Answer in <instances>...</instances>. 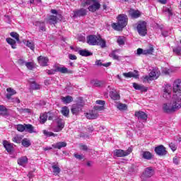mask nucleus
Wrapping results in <instances>:
<instances>
[{"label": "nucleus", "instance_id": "obj_1", "mask_svg": "<svg viewBox=\"0 0 181 181\" xmlns=\"http://www.w3.org/2000/svg\"><path fill=\"white\" fill-rule=\"evenodd\" d=\"M181 108V103L177 99H173L170 102L165 103L163 105V111L165 114H173L179 111Z\"/></svg>", "mask_w": 181, "mask_h": 181}, {"label": "nucleus", "instance_id": "obj_2", "mask_svg": "<svg viewBox=\"0 0 181 181\" xmlns=\"http://www.w3.org/2000/svg\"><path fill=\"white\" fill-rule=\"evenodd\" d=\"M86 42L88 45H90V46H100V47H105L106 46V42L105 40H103L101 38L100 36H97V35H88L86 37Z\"/></svg>", "mask_w": 181, "mask_h": 181}, {"label": "nucleus", "instance_id": "obj_3", "mask_svg": "<svg viewBox=\"0 0 181 181\" xmlns=\"http://www.w3.org/2000/svg\"><path fill=\"white\" fill-rule=\"evenodd\" d=\"M128 25V16L127 15L120 14L117 17V23L112 24V28L115 30H122Z\"/></svg>", "mask_w": 181, "mask_h": 181}, {"label": "nucleus", "instance_id": "obj_4", "mask_svg": "<svg viewBox=\"0 0 181 181\" xmlns=\"http://www.w3.org/2000/svg\"><path fill=\"white\" fill-rule=\"evenodd\" d=\"M90 12H96L100 8H101V4L98 0H84L82 1V6H87Z\"/></svg>", "mask_w": 181, "mask_h": 181}, {"label": "nucleus", "instance_id": "obj_5", "mask_svg": "<svg viewBox=\"0 0 181 181\" xmlns=\"http://www.w3.org/2000/svg\"><path fill=\"white\" fill-rule=\"evenodd\" d=\"M173 93L174 97H177V100L181 101V81L175 80L173 84Z\"/></svg>", "mask_w": 181, "mask_h": 181}, {"label": "nucleus", "instance_id": "obj_6", "mask_svg": "<svg viewBox=\"0 0 181 181\" xmlns=\"http://www.w3.org/2000/svg\"><path fill=\"white\" fill-rule=\"evenodd\" d=\"M51 13L55 16H49L47 18V23H49V25H56V23H57V21H62V16L57 13V10L52 9Z\"/></svg>", "mask_w": 181, "mask_h": 181}, {"label": "nucleus", "instance_id": "obj_7", "mask_svg": "<svg viewBox=\"0 0 181 181\" xmlns=\"http://www.w3.org/2000/svg\"><path fill=\"white\" fill-rule=\"evenodd\" d=\"M136 29L139 35L140 36H146L148 33V29L146 28V22L145 21H139L136 24Z\"/></svg>", "mask_w": 181, "mask_h": 181}, {"label": "nucleus", "instance_id": "obj_8", "mask_svg": "<svg viewBox=\"0 0 181 181\" xmlns=\"http://www.w3.org/2000/svg\"><path fill=\"white\" fill-rule=\"evenodd\" d=\"M159 71L157 70H152L150 74L147 76H143V81L144 83H149V81H152L153 80H156L158 77L160 76Z\"/></svg>", "mask_w": 181, "mask_h": 181}, {"label": "nucleus", "instance_id": "obj_9", "mask_svg": "<svg viewBox=\"0 0 181 181\" xmlns=\"http://www.w3.org/2000/svg\"><path fill=\"white\" fill-rule=\"evenodd\" d=\"M132 152V148H129L127 150L124 151L122 149H116L114 152V156H117V158H124L125 156H128Z\"/></svg>", "mask_w": 181, "mask_h": 181}, {"label": "nucleus", "instance_id": "obj_10", "mask_svg": "<svg viewBox=\"0 0 181 181\" xmlns=\"http://www.w3.org/2000/svg\"><path fill=\"white\" fill-rule=\"evenodd\" d=\"M172 90H173V88L172 86L169 84H166L163 86V98H166L167 100H169L172 97Z\"/></svg>", "mask_w": 181, "mask_h": 181}, {"label": "nucleus", "instance_id": "obj_11", "mask_svg": "<svg viewBox=\"0 0 181 181\" xmlns=\"http://www.w3.org/2000/svg\"><path fill=\"white\" fill-rule=\"evenodd\" d=\"M84 103L81 102L72 105L71 112L74 115H78V112L83 110Z\"/></svg>", "mask_w": 181, "mask_h": 181}, {"label": "nucleus", "instance_id": "obj_12", "mask_svg": "<svg viewBox=\"0 0 181 181\" xmlns=\"http://www.w3.org/2000/svg\"><path fill=\"white\" fill-rule=\"evenodd\" d=\"M57 127L53 129L54 132H60L64 128V120L62 119H57Z\"/></svg>", "mask_w": 181, "mask_h": 181}, {"label": "nucleus", "instance_id": "obj_13", "mask_svg": "<svg viewBox=\"0 0 181 181\" xmlns=\"http://www.w3.org/2000/svg\"><path fill=\"white\" fill-rule=\"evenodd\" d=\"M155 152L158 155V156H165L168 151H166V148L163 146V145H160L155 148Z\"/></svg>", "mask_w": 181, "mask_h": 181}, {"label": "nucleus", "instance_id": "obj_14", "mask_svg": "<svg viewBox=\"0 0 181 181\" xmlns=\"http://www.w3.org/2000/svg\"><path fill=\"white\" fill-rule=\"evenodd\" d=\"M87 15V10L85 8H81L79 10L75 11L72 13L73 18H80V16H86Z\"/></svg>", "mask_w": 181, "mask_h": 181}, {"label": "nucleus", "instance_id": "obj_15", "mask_svg": "<svg viewBox=\"0 0 181 181\" xmlns=\"http://www.w3.org/2000/svg\"><path fill=\"white\" fill-rule=\"evenodd\" d=\"M129 15L133 19H138V18H139V16H141V11H139L138 10H135L134 8H131L129 11Z\"/></svg>", "mask_w": 181, "mask_h": 181}, {"label": "nucleus", "instance_id": "obj_16", "mask_svg": "<svg viewBox=\"0 0 181 181\" xmlns=\"http://www.w3.org/2000/svg\"><path fill=\"white\" fill-rule=\"evenodd\" d=\"M155 171L153 170V168L148 167L146 168L143 173V176L144 177H152V175H154Z\"/></svg>", "mask_w": 181, "mask_h": 181}, {"label": "nucleus", "instance_id": "obj_17", "mask_svg": "<svg viewBox=\"0 0 181 181\" xmlns=\"http://www.w3.org/2000/svg\"><path fill=\"white\" fill-rule=\"evenodd\" d=\"M123 76L126 78H131L132 77L134 78H138V77H139L138 71H134V72L123 73Z\"/></svg>", "mask_w": 181, "mask_h": 181}, {"label": "nucleus", "instance_id": "obj_18", "mask_svg": "<svg viewBox=\"0 0 181 181\" xmlns=\"http://www.w3.org/2000/svg\"><path fill=\"white\" fill-rule=\"evenodd\" d=\"M37 60H38L39 64L42 67H45L46 66H47V63H49V58L47 57L40 56L37 57Z\"/></svg>", "mask_w": 181, "mask_h": 181}, {"label": "nucleus", "instance_id": "obj_19", "mask_svg": "<svg viewBox=\"0 0 181 181\" xmlns=\"http://www.w3.org/2000/svg\"><path fill=\"white\" fill-rule=\"evenodd\" d=\"M135 117H136L139 119H142L143 121H146V119H148V115L146 113L142 111L136 112Z\"/></svg>", "mask_w": 181, "mask_h": 181}, {"label": "nucleus", "instance_id": "obj_20", "mask_svg": "<svg viewBox=\"0 0 181 181\" xmlns=\"http://www.w3.org/2000/svg\"><path fill=\"white\" fill-rule=\"evenodd\" d=\"M86 117L88 119H95L98 117V112L95 110H91L89 113H86Z\"/></svg>", "mask_w": 181, "mask_h": 181}, {"label": "nucleus", "instance_id": "obj_21", "mask_svg": "<svg viewBox=\"0 0 181 181\" xmlns=\"http://www.w3.org/2000/svg\"><path fill=\"white\" fill-rule=\"evenodd\" d=\"M3 145L6 151H7V152H8L9 153H11L12 151H13V144L9 143L8 141H4Z\"/></svg>", "mask_w": 181, "mask_h": 181}, {"label": "nucleus", "instance_id": "obj_22", "mask_svg": "<svg viewBox=\"0 0 181 181\" xmlns=\"http://www.w3.org/2000/svg\"><path fill=\"white\" fill-rule=\"evenodd\" d=\"M133 87L135 90H139L141 93H146V91H148V88L145 87L144 85H139L136 83H133Z\"/></svg>", "mask_w": 181, "mask_h": 181}, {"label": "nucleus", "instance_id": "obj_23", "mask_svg": "<svg viewBox=\"0 0 181 181\" xmlns=\"http://www.w3.org/2000/svg\"><path fill=\"white\" fill-rule=\"evenodd\" d=\"M141 155V158H143V159H146V160H151V159L153 158V155L149 151H142Z\"/></svg>", "mask_w": 181, "mask_h": 181}, {"label": "nucleus", "instance_id": "obj_24", "mask_svg": "<svg viewBox=\"0 0 181 181\" xmlns=\"http://www.w3.org/2000/svg\"><path fill=\"white\" fill-rule=\"evenodd\" d=\"M28 157L22 156L18 159V163L20 166L25 167L28 164Z\"/></svg>", "mask_w": 181, "mask_h": 181}, {"label": "nucleus", "instance_id": "obj_25", "mask_svg": "<svg viewBox=\"0 0 181 181\" xmlns=\"http://www.w3.org/2000/svg\"><path fill=\"white\" fill-rule=\"evenodd\" d=\"M67 146V143L64 141H59L55 144H52V148L54 149H60L61 148H66Z\"/></svg>", "mask_w": 181, "mask_h": 181}, {"label": "nucleus", "instance_id": "obj_26", "mask_svg": "<svg viewBox=\"0 0 181 181\" xmlns=\"http://www.w3.org/2000/svg\"><path fill=\"white\" fill-rule=\"evenodd\" d=\"M33 25H35V26L40 27V30H42V32H46V26L45 25V22L36 21L33 23Z\"/></svg>", "mask_w": 181, "mask_h": 181}, {"label": "nucleus", "instance_id": "obj_27", "mask_svg": "<svg viewBox=\"0 0 181 181\" xmlns=\"http://www.w3.org/2000/svg\"><path fill=\"white\" fill-rule=\"evenodd\" d=\"M0 115H1V117H8V115H9L8 109L4 105H0Z\"/></svg>", "mask_w": 181, "mask_h": 181}, {"label": "nucleus", "instance_id": "obj_28", "mask_svg": "<svg viewBox=\"0 0 181 181\" xmlns=\"http://www.w3.org/2000/svg\"><path fill=\"white\" fill-rule=\"evenodd\" d=\"M110 95L112 100H119V94H118V92L115 89H112L110 92Z\"/></svg>", "mask_w": 181, "mask_h": 181}, {"label": "nucleus", "instance_id": "obj_29", "mask_svg": "<svg viewBox=\"0 0 181 181\" xmlns=\"http://www.w3.org/2000/svg\"><path fill=\"white\" fill-rule=\"evenodd\" d=\"M29 82H30V84L31 90H39L40 88V85L36 83L35 80L30 79Z\"/></svg>", "mask_w": 181, "mask_h": 181}, {"label": "nucleus", "instance_id": "obj_30", "mask_svg": "<svg viewBox=\"0 0 181 181\" xmlns=\"http://www.w3.org/2000/svg\"><path fill=\"white\" fill-rule=\"evenodd\" d=\"M95 64L98 67H101V66H103V67H110V66H111V62L103 64V61H101L100 59H97L95 62Z\"/></svg>", "mask_w": 181, "mask_h": 181}, {"label": "nucleus", "instance_id": "obj_31", "mask_svg": "<svg viewBox=\"0 0 181 181\" xmlns=\"http://www.w3.org/2000/svg\"><path fill=\"white\" fill-rule=\"evenodd\" d=\"M61 100L64 104H70L73 101V97L71 96H62Z\"/></svg>", "mask_w": 181, "mask_h": 181}, {"label": "nucleus", "instance_id": "obj_32", "mask_svg": "<svg viewBox=\"0 0 181 181\" xmlns=\"http://www.w3.org/2000/svg\"><path fill=\"white\" fill-rule=\"evenodd\" d=\"M78 54L81 56H83L85 57H87L88 56H93L92 52H90V51H88L87 49H81L78 51Z\"/></svg>", "mask_w": 181, "mask_h": 181}, {"label": "nucleus", "instance_id": "obj_33", "mask_svg": "<svg viewBox=\"0 0 181 181\" xmlns=\"http://www.w3.org/2000/svg\"><path fill=\"white\" fill-rule=\"evenodd\" d=\"M52 169H53V173L54 175H55V176H57V175H59V173H60V168L59 167V164H52Z\"/></svg>", "mask_w": 181, "mask_h": 181}, {"label": "nucleus", "instance_id": "obj_34", "mask_svg": "<svg viewBox=\"0 0 181 181\" xmlns=\"http://www.w3.org/2000/svg\"><path fill=\"white\" fill-rule=\"evenodd\" d=\"M6 42L8 45H11L12 49H16V41L12 38H6Z\"/></svg>", "mask_w": 181, "mask_h": 181}, {"label": "nucleus", "instance_id": "obj_35", "mask_svg": "<svg viewBox=\"0 0 181 181\" xmlns=\"http://www.w3.org/2000/svg\"><path fill=\"white\" fill-rule=\"evenodd\" d=\"M25 131L26 132H29L30 134H33L36 132L32 124H25Z\"/></svg>", "mask_w": 181, "mask_h": 181}, {"label": "nucleus", "instance_id": "obj_36", "mask_svg": "<svg viewBox=\"0 0 181 181\" xmlns=\"http://www.w3.org/2000/svg\"><path fill=\"white\" fill-rule=\"evenodd\" d=\"M57 72L66 74L69 73V69L66 67H61L60 66H57Z\"/></svg>", "mask_w": 181, "mask_h": 181}, {"label": "nucleus", "instance_id": "obj_37", "mask_svg": "<svg viewBox=\"0 0 181 181\" xmlns=\"http://www.w3.org/2000/svg\"><path fill=\"white\" fill-rule=\"evenodd\" d=\"M48 117H49V115H47V113H44L42 115H40V124H45V122H46V121H47Z\"/></svg>", "mask_w": 181, "mask_h": 181}, {"label": "nucleus", "instance_id": "obj_38", "mask_svg": "<svg viewBox=\"0 0 181 181\" xmlns=\"http://www.w3.org/2000/svg\"><path fill=\"white\" fill-rule=\"evenodd\" d=\"M61 112H62V115L67 117V115H69V113L70 112V110H69V107H62Z\"/></svg>", "mask_w": 181, "mask_h": 181}, {"label": "nucleus", "instance_id": "obj_39", "mask_svg": "<svg viewBox=\"0 0 181 181\" xmlns=\"http://www.w3.org/2000/svg\"><path fill=\"white\" fill-rule=\"evenodd\" d=\"M22 145L25 148H28V146H30V141L28 139H24L22 140Z\"/></svg>", "mask_w": 181, "mask_h": 181}, {"label": "nucleus", "instance_id": "obj_40", "mask_svg": "<svg viewBox=\"0 0 181 181\" xmlns=\"http://www.w3.org/2000/svg\"><path fill=\"white\" fill-rule=\"evenodd\" d=\"M25 46L30 47L31 50H35V43H33V42L28 40L25 43Z\"/></svg>", "mask_w": 181, "mask_h": 181}, {"label": "nucleus", "instance_id": "obj_41", "mask_svg": "<svg viewBox=\"0 0 181 181\" xmlns=\"http://www.w3.org/2000/svg\"><path fill=\"white\" fill-rule=\"evenodd\" d=\"M117 108H118V110H120V111H125V110H127V105L123 103H119L117 105Z\"/></svg>", "mask_w": 181, "mask_h": 181}, {"label": "nucleus", "instance_id": "obj_42", "mask_svg": "<svg viewBox=\"0 0 181 181\" xmlns=\"http://www.w3.org/2000/svg\"><path fill=\"white\" fill-rule=\"evenodd\" d=\"M13 142H15V144H21V141H22V138L21 136L16 135L12 139Z\"/></svg>", "mask_w": 181, "mask_h": 181}, {"label": "nucleus", "instance_id": "obj_43", "mask_svg": "<svg viewBox=\"0 0 181 181\" xmlns=\"http://www.w3.org/2000/svg\"><path fill=\"white\" fill-rule=\"evenodd\" d=\"M43 134L45 135V136H57V134H55L54 133L52 132H48L47 130H43Z\"/></svg>", "mask_w": 181, "mask_h": 181}, {"label": "nucleus", "instance_id": "obj_44", "mask_svg": "<svg viewBox=\"0 0 181 181\" xmlns=\"http://www.w3.org/2000/svg\"><path fill=\"white\" fill-rule=\"evenodd\" d=\"M25 66L28 70H33L35 68V64L33 62H25Z\"/></svg>", "mask_w": 181, "mask_h": 181}, {"label": "nucleus", "instance_id": "obj_45", "mask_svg": "<svg viewBox=\"0 0 181 181\" xmlns=\"http://www.w3.org/2000/svg\"><path fill=\"white\" fill-rule=\"evenodd\" d=\"M10 35L11 37H13V39H16V42H19V34H18V33L11 32Z\"/></svg>", "mask_w": 181, "mask_h": 181}, {"label": "nucleus", "instance_id": "obj_46", "mask_svg": "<svg viewBox=\"0 0 181 181\" xmlns=\"http://www.w3.org/2000/svg\"><path fill=\"white\" fill-rule=\"evenodd\" d=\"M54 69H47L46 71L47 74L52 75L54 74L55 73H57V66H54Z\"/></svg>", "mask_w": 181, "mask_h": 181}, {"label": "nucleus", "instance_id": "obj_47", "mask_svg": "<svg viewBox=\"0 0 181 181\" xmlns=\"http://www.w3.org/2000/svg\"><path fill=\"white\" fill-rule=\"evenodd\" d=\"M17 130H18L19 132H23V131H25V124H18Z\"/></svg>", "mask_w": 181, "mask_h": 181}, {"label": "nucleus", "instance_id": "obj_48", "mask_svg": "<svg viewBox=\"0 0 181 181\" xmlns=\"http://www.w3.org/2000/svg\"><path fill=\"white\" fill-rule=\"evenodd\" d=\"M152 53H153V47H152L144 51V54H152Z\"/></svg>", "mask_w": 181, "mask_h": 181}, {"label": "nucleus", "instance_id": "obj_49", "mask_svg": "<svg viewBox=\"0 0 181 181\" xmlns=\"http://www.w3.org/2000/svg\"><path fill=\"white\" fill-rule=\"evenodd\" d=\"M174 53H175L177 56H181V47H177L173 49Z\"/></svg>", "mask_w": 181, "mask_h": 181}, {"label": "nucleus", "instance_id": "obj_50", "mask_svg": "<svg viewBox=\"0 0 181 181\" xmlns=\"http://www.w3.org/2000/svg\"><path fill=\"white\" fill-rule=\"evenodd\" d=\"M173 162L175 165H179L180 162V158L177 157V156H175L173 159Z\"/></svg>", "mask_w": 181, "mask_h": 181}, {"label": "nucleus", "instance_id": "obj_51", "mask_svg": "<svg viewBox=\"0 0 181 181\" xmlns=\"http://www.w3.org/2000/svg\"><path fill=\"white\" fill-rule=\"evenodd\" d=\"M6 91L8 93V94H13V95L16 94V90H13L12 88H8Z\"/></svg>", "mask_w": 181, "mask_h": 181}, {"label": "nucleus", "instance_id": "obj_52", "mask_svg": "<svg viewBox=\"0 0 181 181\" xmlns=\"http://www.w3.org/2000/svg\"><path fill=\"white\" fill-rule=\"evenodd\" d=\"M169 146L170 148V149L173 151V152H175V151H176V149H177V146H176V144L171 143L169 144Z\"/></svg>", "mask_w": 181, "mask_h": 181}, {"label": "nucleus", "instance_id": "obj_53", "mask_svg": "<svg viewBox=\"0 0 181 181\" xmlns=\"http://www.w3.org/2000/svg\"><path fill=\"white\" fill-rule=\"evenodd\" d=\"M117 43L119 46H122V45H124L125 42H124V39L122 37H119L117 39Z\"/></svg>", "mask_w": 181, "mask_h": 181}, {"label": "nucleus", "instance_id": "obj_54", "mask_svg": "<svg viewBox=\"0 0 181 181\" xmlns=\"http://www.w3.org/2000/svg\"><path fill=\"white\" fill-rule=\"evenodd\" d=\"M80 149L81 150V151H88V147H87V145H86V144H81L80 145Z\"/></svg>", "mask_w": 181, "mask_h": 181}, {"label": "nucleus", "instance_id": "obj_55", "mask_svg": "<svg viewBox=\"0 0 181 181\" xmlns=\"http://www.w3.org/2000/svg\"><path fill=\"white\" fill-rule=\"evenodd\" d=\"M94 110L96 112L97 111H103V110H104V106H95Z\"/></svg>", "mask_w": 181, "mask_h": 181}, {"label": "nucleus", "instance_id": "obj_56", "mask_svg": "<svg viewBox=\"0 0 181 181\" xmlns=\"http://www.w3.org/2000/svg\"><path fill=\"white\" fill-rule=\"evenodd\" d=\"M47 114L48 115L47 118H48L49 121L53 120V119L54 118V115L53 113H50V112L47 113Z\"/></svg>", "mask_w": 181, "mask_h": 181}, {"label": "nucleus", "instance_id": "obj_57", "mask_svg": "<svg viewBox=\"0 0 181 181\" xmlns=\"http://www.w3.org/2000/svg\"><path fill=\"white\" fill-rule=\"evenodd\" d=\"M173 71H172V69H164L163 70V73L165 75L169 74L170 73H172Z\"/></svg>", "mask_w": 181, "mask_h": 181}, {"label": "nucleus", "instance_id": "obj_58", "mask_svg": "<svg viewBox=\"0 0 181 181\" xmlns=\"http://www.w3.org/2000/svg\"><path fill=\"white\" fill-rule=\"evenodd\" d=\"M74 157L76 159H78L79 160H81V159H83V158H84V156L83 155H80V154H77V153L74 154Z\"/></svg>", "mask_w": 181, "mask_h": 181}, {"label": "nucleus", "instance_id": "obj_59", "mask_svg": "<svg viewBox=\"0 0 181 181\" xmlns=\"http://www.w3.org/2000/svg\"><path fill=\"white\" fill-rule=\"evenodd\" d=\"M92 83H94V86H95V87H100L101 86V81H93Z\"/></svg>", "mask_w": 181, "mask_h": 181}, {"label": "nucleus", "instance_id": "obj_60", "mask_svg": "<svg viewBox=\"0 0 181 181\" xmlns=\"http://www.w3.org/2000/svg\"><path fill=\"white\" fill-rule=\"evenodd\" d=\"M96 104H98L99 105H102L104 107V105H105V101L104 100H96Z\"/></svg>", "mask_w": 181, "mask_h": 181}, {"label": "nucleus", "instance_id": "obj_61", "mask_svg": "<svg viewBox=\"0 0 181 181\" xmlns=\"http://www.w3.org/2000/svg\"><path fill=\"white\" fill-rule=\"evenodd\" d=\"M144 50H143L142 48H139V49H137V52H136V54H137L139 56H141V54H144Z\"/></svg>", "mask_w": 181, "mask_h": 181}, {"label": "nucleus", "instance_id": "obj_62", "mask_svg": "<svg viewBox=\"0 0 181 181\" xmlns=\"http://www.w3.org/2000/svg\"><path fill=\"white\" fill-rule=\"evenodd\" d=\"M69 58L70 59V60H77V57L71 54L69 55Z\"/></svg>", "mask_w": 181, "mask_h": 181}, {"label": "nucleus", "instance_id": "obj_63", "mask_svg": "<svg viewBox=\"0 0 181 181\" xmlns=\"http://www.w3.org/2000/svg\"><path fill=\"white\" fill-rule=\"evenodd\" d=\"M111 57H112V59H114L115 60H118V59H119L118 55L115 54V53H112L111 54Z\"/></svg>", "mask_w": 181, "mask_h": 181}, {"label": "nucleus", "instance_id": "obj_64", "mask_svg": "<svg viewBox=\"0 0 181 181\" xmlns=\"http://www.w3.org/2000/svg\"><path fill=\"white\" fill-rule=\"evenodd\" d=\"M162 35L163 36H164L165 37H167V36H169V32L165 30L162 32Z\"/></svg>", "mask_w": 181, "mask_h": 181}]
</instances>
